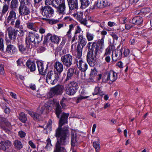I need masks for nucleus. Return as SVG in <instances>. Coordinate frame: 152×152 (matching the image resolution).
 <instances>
[{
    "label": "nucleus",
    "mask_w": 152,
    "mask_h": 152,
    "mask_svg": "<svg viewBox=\"0 0 152 152\" xmlns=\"http://www.w3.org/2000/svg\"><path fill=\"white\" fill-rule=\"evenodd\" d=\"M69 114L63 113L59 122V126L56 130L55 136L57 138V141L55 145V147L53 152H66L64 148L61 145H65L68 141L69 135V131L68 128L66 127L62 128V126L67 123V118Z\"/></svg>",
    "instance_id": "obj_1"
},
{
    "label": "nucleus",
    "mask_w": 152,
    "mask_h": 152,
    "mask_svg": "<svg viewBox=\"0 0 152 152\" xmlns=\"http://www.w3.org/2000/svg\"><path fill=\"white\" fill-rule=\"evenodd\" d=\"M99 49L98 45L96 43L93 42L91 49L89 50L86 57L87 61L90 66H94L97 62L96 56Z\"/></svg>",
    "instance_id": "obj_2"
},
{
    "label": "nucleus",
    "mask_w": 152,
    "mask_h": 152,
    "mask_svg": "<svg viewBox=\"0 0 152 152\" xmlns=\"http://www.w3.org/2000/svg\"><path fill=\"white\" fill-rule=\"evenodd\" d=\"M51 110L50 106H48L47 104H42L40 105L37 112L39 114L35 113L32 111H29L28 114L34 120H37L39 117L40 114L43 113H47L48 110Z\"/></svg>",
    "instance_id": "obj_3"
},
{
    "label": "nucleus",
    "mask_w": 152,
    "mask_h": 152,
    "mask_svg": "<svg viewBox=\"0 0 152 152\" xmlns=\"http://www.w3.org/2000/svg\"><path fill=\"white\" fill-rule=\"evenodd\" d=\"M78 88V83L74 81L66 83L65 86L66 93L70 96L74 95L76 92Z\"/></svg>",
    "instance_id": "obj_4"
},
{
    "label": "nucleus",
    "mask_w": 152,
    "mask_h": 152,
    "mask_svg": "<svg viewBox=\"0 0 152 152\" xmlns=\"http://www.w3.org/2000/svg\"><path fill=\"white\" fill-rule=\"evenodd\" d=\"M60 76L56 71H51L47 75L46 82L48 84L54 85L58 81Z\"/></svg>",
    "instance_id": "obj_5"
},
{
    "label": "nucleus",
    "mask_w": 152,
    "mask_h": 152,
    "mask_svg": "<svg viewBox=\"0 0 152 152\" xmlns=\"http://www.w3.org/2000/svg\"><path fill=\"white\" fill-rule=\"evenodd\" d=\"M64 88L63 86L58 85L51 88L48 94L50 97H52L55 95H61L63 92Z\"/></svg>",
    "instance_id": "obj_6"
},
{
    "label": "nucleus",
    "mask_w": 152,
    "mask_h": 152,
    "mask_svg": "<svg viewBox=\"0 0 152 152\" xmlns=\"http://www.w3.org/2000/svg\"><path fill=\"white\" fill-rule=\"evenodd\" d=\"M28 37L30 42L35 44H37L42 41L43 36L42 35L41 37H40L38 34L32 31H30L28 34Z\"/></svg>",
    "instance_id": "obj_7"
},
{
    "label": "nucleus",
    "mask_w": 152,
    "mask_h": 152,
    "mask_svg": "<svg viewBox=\"0 0 152 152\" xmlns=\"http://www.w3.org/2000/svg\"><path fill=\"white\" fill-rule=\"evenodd\" d=\"M61 61L64 66L66 67H69L72 64L73 56L69 54L62 56Z\"/></svg>",
    "instance_id": "obj_8"
},
{
    "label": "nucleus",
    "mask_w": 152,
    "mask_h": 152,
    "mask_svg": "<svg viewBox=\"0 0 152 152\" xmlns=\"http://www.w3.org/2000/svg\"><path fill=\"white\" fill-rule=\"evenodd\" d=\"M42 15L47 18L52 16L54 13L53 9L50 6H44L41 8Z\"/></svg>",
    "instance_id": "obj_9"
},
{
    "label": "nucleus",
    "mask_w": 152,
    "mask_h": 152,
    "mask_svg": "<svg viewBox=\"0 0 152 152\" xmlns=\"http://www.w3.org/2000/svg\"><path fill=\"white\" fill-rule=\"evenodd\" d=\"M75 63L76 64L79 69L82 72H85L88 69L87 64L81 58H76L75 60Z\"/></svg>",
    "instance_id": "obj_10"
},
{
    "label": "nucleus",
    "mask_w": 152,
    "mask_h": 152,
    "mask_svg": "<svg viewBox=\"0 0 152 152\" xmlns=\"http://www.w3.org/2000/svg\"><path fill=\"white\" fill-rule=\"evenodd\" d=\"M12 146V143L10 140H1L0 142V149L6 152H10Z\"/></svg>",
    "instance_id": "obj_11"
},
{
    "label": "nucleus",
    "mask_w": 152,
    "mask_h": 152,
    "mask_svg": "<svg viewBox=\"0 0 152 152\" xmlns=\"http://www.w3.org/2000/svg\"><path fill=\"white\" fill-rule=\"evenodd\" d=\"M28 4H20L18 11L19 15L21 16L29 15L30 13L29 8L28 7Z\"/></svg>",
    "instance_id": "obj_12"
},
{
    "label": "nucleus",
    "mask_w": 152,
    "mask_h": 152,
    "mask_svg": "<svg viewBox=\"0 0 152 152\" xmlns=\"http://www.w3.org/2000/svg\"><path fill=\"white\" fill-rule=\"evenodd\" d=\"M7 16L6 22L8 23L11 21L10 23L11 25H13L14 24L15 20L16 19V14L14 10H11L8 12L7 14Z\"/></svg>",
    "instance_id": "obj_13"
},
{
    "label": "nucleus",
    "mask_w": 152,
    "mask_h": 152,
    "mask_svg": "<svg viewBox=\"0 0 152 152\" xmlns=\"http://www.w3.org/2000/svg\"><path fill=\"white\" fill-rule=\"evenodd\" d=\"M36 63L39 73L42 75H45L48 65L45 66L42 62L39 61H37Z\"/></svg>",
    "instance_id": "obj_14"
},
{
    "label": "nucleus",
    "mask_w": 152,
    "mask_h": 152,
    "mask_svg": "<svg viewBox=\"0 0 152 152\" xmlns=\"http://www.w3.org/2000/svg\"><path fill=\"white\" fill-rule=\"evenodd\" d=\"M54 7L56 8L57 13L59 14L64 15L66 14V7L65 2H63L58 6L54 5Z\"/></svg>",
    "instance_id": "obj_15"
},
{
    "label": "nucleus",
    "mask_w": 152,
    "mask_h": 152,
    "mask_svg": "<svg viewBox=\"0 0 152 152\" xmlns=\"http://www.w3.org/2000/svg\"><path fill=\"white\" fill-rule=\"evenodd\" d=\"M7 30L10 39L15 41L16 39L17 31H16L15 29L11 26L9 27Z\"/></svg>",
    "instance_id": "obj_16"
},
{
    "label": "nucleus",
    "mask_w": 152,
    "mask_h": 152,
    "mask_svg": "<svg viewBox=\"0 0 152 152\" xmlns=\"http://www.w3.org/2000/svg\"><path fill=\"white\" fill-rule=\"evenodd\" d=\"M63 64L58 61H56L54 63V67L56 72L60 75L61 73L64 70Z\"/></svg>",
    "instance_id": "obj_17"
},
{
    "label": "nucleus",
    "mask_w": 152,
    "mask_h": 152,
    "mask_svg": "<svg viewBox=\"0 0 152 152\" xmlns=\"http://www.w3.org/2000/svg\"><path fill=\"white\" fill-rule=\"evenodd\" d=\"M69 8V12L78 8L77 0H67Z\"/></svg>",
    "instance_id": "obj_18"
},
{
    "label": "nucleus",
    "mask_w": 152,
    "mask_h": 152,
    "mask_svg": "<svg viewBox=\"0 0 152 152\" xmlns=\"http://www.w3.org/2000/svg\"><path fill=\"white\" fill-rule=\"evenodd\" d=\"M17 49L13 45H8L7 46L6 52L9 54L12 55L17 53Z\"/></svg>",
    "instance_id": "obj_19"
},
{
    "label": "nucleus",
    "mask_w": 152,
    "mask_h": 152,
    "mask_svg": "<svg viewBox=\"0 0 152 152\" xmlns=\"http://www.w3.org/2000/svg\"><path fill=\"white\" fill-rule=\"evenodd\" d=\"M108 3L106 0H98L96 2L95 5L99 8H103L108 5Z\"/></svg>",
    "instance_id": "obj_20"
},
{
    "label": "nucleus",
    "mask_w": 152,
    "mask_h": 152,
    "mask_svg": "<svg viewBox=\"0 0 152 152\" xmlns=\"http://www.w3.org/2000/svg\"><path fill=\"white\" fill-rule=\"evenodd\" d=\"M37 23L32 22H28L26 23L27 28L35 31H37Z\"/></svg>",
    "instance_id": "obj_21"
},
{
    "label": "nucleus",
    "mask_w": 152,
    "mask_h": 152,
    "mask_svg": "<svg viewBox=\"0 0 152 152\" xmlns=\"http://www.w3.org/2000/svg\"><path fill=\"white\" fill-rule=\"evenodd\" d=\"M14 148L17 150H20L23 148V145L21 141L18 140H15L13 141Z\"/></svg>",
    "instance_id": "obj_22"
},
{
    "label": "nucleus",
    "mask_w": 152,
    "mask_h": 152,
    "mask_svg": "<svg viewBox=\"0 0 152 152\" xmlns=\"http://www.w3.org/2000/svg\"><path fill=\"white\" fill-rule=\"evenodd\" d=\"M26 65L31 72L35 70L36 66L34 62L28 60L26 62Z\"/></svg>",
    "instance_id": "obj_23"
},
{
    "label": "nucleus",
    "mask_w": 152,
    "mask_h": 152,
    "mask_svg": "<svg viewBox=\"0 0 152 152\" xmlns=\"http://www.w3.org/2000/svg\"><path fill=\"white\" fill-rule=\"evenodd\" d=\"M74 68L72 67L69 68L67 70V76L65 79V81H66L71 79V77L74 74Z\"/></svg>",
    "instance_id": "obj_24"
},
{
    "label": "nucleus",
    "mask_w": 152,
    "mask_h": 152,
    "mask_svg": "<svg viewBox=\"0 0 152 152\" xmlns=\"http://www.w3.org/2000/svg\"><path fill=\"white\" fill-rule=\"evenodd\" d=\"M9 5L6 3H4L2 7L1 12H0V20H2V17L8 11L9 9Z\"/></svg>",
    "instance_id": "obj_25"
},
{
    "label": "nucleus",
    "mask_w": 152,
    "mask_h": 152,
    "mask_svg": "<svg viewBox=\"0 0 152 152\" xmlns=\"http://www.w3.org/2000/svg\"><path fill=\"white\" fill-rule=\"evenodd\" d=\"M2 121L1 124H0V126L1 128H2L4 130H5L6 132L9 133L10 132V130L7 129L5 126H6L7 127H9L10 126V123L6 120H2Z\"/></svg>",
    "instance_id": "obj_26"
},
{
    "label": "nucleus",
    "mask_w": 152,
    "mask_h": 152,
    "mask_svg": "<svg viewBox=\"0 0 152 152\" xmlns=\"http://www.w3.org/2000/svg\"><path fill=\"white\" fill-rule=\"evenodd\" d=\"M132 21L133 24L138 25L142 23L143 19L141 17L136 16L132 19Z\"/></svg>",
    "instance_id": "obj_27"
},
{
    "label": "nucleus",
    "mask_w": 152,
    "mask_h": 152,
    "mask_svg": "<svg viewBox=\"0 0 152 152\" xmlns=\"http://www.w3.org/2000/svg\"><path fill=\"white\" fill-rule=\"evenodd\" d=\"M19 2L18 0H12L10 2V8L12 10H15L18 8Z\"/></svg>",
    "instance_id": "obj_28"
},
{
    "label": "nucleus",
    "mask_w": 152,
    "mask_h": 152,
    "mask_svg": "<svg viewBox=\"0 0 152 152\" xmlns=\"http://www.w3.org/2000/svg\"><path fill=\"white\" fill-rule=\"evenodd\" d=\"M55 111L57 117L59 118L60 117V115L62 112V110L61 107L58 102H57L56 104Z\"/></svg>",
    "instance_id": "obj_29"
},
{
    "label": "nucleus",
    "mask_w": 152,
    "mask_h": 152,
    "mask_svg": "<svg viewBox=\"0 0 152 152\" xmlns=\"http://www.w3.org/2000/svg\"><path fill=\"white\" fill-rule=\"evenodd\" d=\"M80 44H78L76 48V58H81L82 55V49L83 47Z\"/></svg>",
    "instance_id": "obj_30"
},
{
    "label": "nucleus",
    "mask_w": 152,
    "mask_h": 152,
    "mask_svg": "<svg viewBox=\"0 0 152 152\" xmlns=\"http://www.w3.org/2000/svg\"><path fill=\"white\" fill-rule=\"evenodd\" d=\"M78 40L80 42V45L84 47L86 45L87 43L86 39L83 37L82 34H80L78 36Z\"/></svg>",
    "instance_id": "obj_31"
},
{
    "label": "nucleus",
    "mask_w": 152,
    "mask_h": 152,
    "mask_svg": "<svg viewBox=\"0 0 152 152\" xmlns=\"http://www.w3.org/2000/svg\"><path fill=\"white\" fill-rule=\"evenodd\" d=\"M102 88L101 87H96L94 89V92L93 93L94 95L99 94L102 95L104 94L103 91H102Z\"/></svg>",
    "instance_id": "obj_32"
},
{
    "label": "nucleus",
    "mask_w": 152,
    "mask_h": 152,
    "mask_svg": "<svg viewBox=\"0 0 152 152\" xmlns=\"http://www.w3.org/2000/svg\"><path fill=\"white\" fill-rule=\"evenodd\" d=\"M86 37L88 41H91L93 40L94 39V34L89 32L87 31L86 34Z\"/></svg>",
    "instance_id": "obj_33"
},
{
    "label": "nucleus",
    "mask_w": 152,
    "mask_h": 152,
    "mask_svg": "<svg viewBox=\"0 0 152 152\" xmlns=\"http://www.w3.org/2000/svg\"><path fill=\"white\" fill-rule=\"evenodd\" d=\"M19 118L22 122L25 123L27 121V117L25 113L23 112H21L19 114Z\"/></svg>",
    "instance_id": "obj_34"
},
{
    "label": "nucleus",
    "mask_w": 152,
    "mask_h": 152,
    "mask_svg": "<svg viewBox=\"0 0 152 152\" xmlns=\"http://www.w3.org/2000/svg\"><path fill=\"white\" fill-rule=\"evenodd\" d=\"M50 40H51V42H53L58 43L59 42V38L58 36L56 35H52L51 34V36L50 37Z\"/></svg>",
    "instance_id": "obj_35"
},
{
    "label": "nucleus",
    "mask_w": 152,
    "mask_h": 152,
    "mask_svg": "<svg viewBox=\"0 0 152 152\" xmlns=\"http://www.w3.org/2000/svg\"><path fill=\"white\" fill-rule=\"evenodd\" d=\"M120 48V45H119L116 50H115V56L117 57V58L120 59L121 58L122 55V50Z\"/></svg>",
    "instance_id": "obj_36"
},
{
    "label": "nucleus",
    "mask_w": 152,
    "mask_h": 152,
    "mask_svg": "<svg viewBox=\"0 0 152 152\" xmlns=\"http://www.w3.org/2000/svg\"><path fill=\"white\" fill-rule=\"evenodd\" d=\"M81 4V7L83 8H86L89 4L90 2L89 0H80Z\"/></svg>",
    "instance_id": "obj_37"
},
{
    "label": "nucleus",
    "mask_w": 152,
    "mask_h": 152,
    "mask_svg": "<svg viewBox=\"0 0 152 152\" xmlns=\"http://www.w3.org/2000/svg\"><path fill=\"white\" fill-rule=\"evenodd\" d=\"M21 20L19 18H18L15 21L14 27L17 28H23L22 25H20Z\"/></svg>",
    "instance_id": "obj_38"
},
{
    "label": "nucleus",
    "mask_w": 152,
    "mask_h": 152,
    "mask_svg": "<svg viewBox=\"0 0 152 152\" xmlns=\"http://www.w3.org/2000/svg\"><path fill=\"white\" fill-rule=\"evenodd\" d=\"M18 45L19 50L21 53H23L26 51V49L23 45L22 44L21 42H19Z\"/></svg>",
    "instance_id": "obj_39"
},
{
    "label": "nucleus",
    "mask_w": 152,
    "mask_h": 152,
    "mask_svg": "<svg viewBox=\"0 0 152 152\" xmlns=\"http://www.w3.org/2000/svg\"><path fill=\"white\" fill-rule=\"evenodd\" d=\"M2 108L4 109V112L7 114H9L10 112V109L6 106V103H4L1 106Z\"/></svg>",
    "instance_id": "obj_40"
},
{
    "label": "nucleus",
    "mask_w": 152,
    "mask_h": 152,
    "mask_svg": "<svg viewBox=\"0 0 152 152\" xmlns=\"http://www.w3.org/2000/svg\"><path fill=\"white\" fill-rule=\"evenodd\" d=\"M63 2H65L64 0H53V6L54 7V5L57 6L59 5Z\"/></svg>",
    "instance_id": "obj_41"
},
{
    "label": "nucleus",
    "mask_w": 152,
    "mask_h": 152,
    "mask_svg": "<svg viewBox=\"0 0 152 152\" xmlns=\"http://www.w3.org/2000/svg\"><path fill=\"white\" fill-rule=\"evenodd\" d=\"M93 145L95 149L96 152H98L99 149V143L98 142H93Z\"/></svg>",
    "instance_id": "obj_42"
},
{
    "label": "nucleus",
    "mask_w": 152,
    "mask_h": 152,
    "mask_svg": "<svg viewBox=\"0 0 152 152\" xmlns=\"http://www.w3.org/2000/svg\"><path fill=\"white\" fill-rule=\"evenodd\" d=\"M77 141L76 140V138L74 136V135L72 134L71 139V144L72 146L74 147L76 145Z\"/></svg>",
    "instance_id": "obj_43"
},
{
    "label": "nucleus",
    "mask_w": 152,
    "mask_h": 152,
    "mask_svg": "<svg viewBox=\"0 0 152 152\" xmlns=\"http://www.w3.org/2000/svg\"><path fill=\"white\" fill-rule=\"evenodd\" d=\"M88 97V96H83L82 95H80L77 98V99L76 100V103H79L80 101H81L82 100L84 99H86Z\"/></svg>",
    "instance_id": "obj_44"
},
{
    "label": "nucleus",
    "mask_w": 152,
    "mask_h": 152,
    "mask_svg": "<svg viewBox=\"0 0 152 152\" xmlns=\"http://www.w3.org/2000/svg\"><path fill=\"white\" fill-rule=\"evenodd\" d=\"M23 28H19V30H17L16 31H17V33L18 32V35L20 37H22L24 35V32L23 30Z\"/></svg>",
    "instance_id": "obj_45"
},
{
    "label": "nucleus",
    "mask_w": 152,
    "mask_h": 152,
    "mask_svg": "<svg viewBox=\"0 0 152 152\" xmlns=\"http://www.w3.org/2000/svg\"><path fill=\"white\" fill-rule=\"evenodd\" d=\"M4 40L3 39L0 38V50L1 51L4 50V45L3 43Z\"/></svg>",
    "instance_id": "obj_46"
},
{
    "label": "nucleus",
    "mask_w": 152,
    "mask_h": 152,
    "mask_svg": "<svg viewBox=\"0 0 152 152\" xmlns=\"http://www.w3.org/2000/svg\"><path fill=\"white\" fill-rule=\"evenodd\" d=\"M20 1V4H30L29 0H19Z\"/></svg>",
    "instance_id": "obj_47"
},
{
    "label": "nucleus",
    "mask_w": 152,
    "mask_h": 152,
    "mask_svg": "<svg viewBox=\"0 0 152 152\" xmlns=\"http://www.w3.org/2000/svg\"><path fill=\"white\" fill-rule=\"evenodd\" d=\"M46 141L47 142V145L45 147V148L48 149V147H51L52 146V145L51 144V140H50V138H48L47 140Z\"/></svg>",
    "instance_id": "obj_48"
},
{
    "label": "nucleus",
    "mask_w": 152,
    "mask_h": 152,
    "mask_svg": "<svg viewBox=\"0 0 152 152\" xmlns=\"http://www.w3.org/2000/svg\"><path fill=\"white\" fill-rule=\"evenodd\" d=\"M51 36V34L48 33L44 37V40L43 41V43H45L47 42L48 40L49 39V37L50 38Z\"/></svg>",
    "instance_id": "obj_49"
},
{
    "label": "nucleus",
    "mask_w": 152,
    "mask_h": 152,
    "mask_svg": "<svg viewBox=\"0 0 152 152\" xmlns=\"http://www.w3.org/2000/svg\"><path fill=\"white\" fill-rule=\"evenodd\" d=\"M104 39L103 38H102L101 39L99 40L98 42V44L100 46V48H102L104 46Z\"/></svg>",
    "instance_id": "obj_50"
},
{
    "label": "nucleus",
    "mask_w": 152,
    "mask_h": 152,
    "mask_svg": "<svg viewBox=\"0 0 152 152\" xmlns=\"http://www.w3.org/2000/svg\"><path fill=\"white\" fill-rule=\"evenodd\" d=\"M83 14L82 12L78 13L77 14L76 18L77 19L79 20L83 18Z\"/></svg>",
    "instance_id": "obj_51"
},
{
    "label": "nucleus",
    "mask_w": 152,
    "mask_h": 152,
    "mask_svg": "<svg viewBox=\"0 0 152 152\" xmlns=\"http://www.w3.org/2000/svg\"><path fill=\"white\" fill-rule=\"evenodd\" d=\"M19 136L23 138L24 137L26 134V133L22 131H20L18 133Z\"/></svg>",
    "instance_id": "obj_52"
},
{
    "label": "nucleus",
    "mask_w": 152,
    "mask_h": 152,
    "mask_svg": "<svg viewBox=\"0 0 152 152\" xmlns=\"http://www.w3.org/2000/svg\"><path fill=\"white\" fill-rule=\"evenodd\" d=\"M133 26L132 25V23H126V24L125 26V28L126 29L129 30Z\"/></svg>",
    "instance_id": "obj_53"
},
{
    "label": "nucleus",
    "mask_w": 152,
    "mask_h": 152,
    "mask_svg": "<svg viewBox=\"0 0 152 152\" xmlns=\"http://www.w3.org/2000/svg\"><path fill=\"white\" fill-rule=\"evenodd\" d=\"M81 29L79 26H77L75 28V35L77 34L78 33H79L80 32Z\"/></svg>",
    "instance_id": "obj_54"
},
{
    "label": "nucleus",
    "mask_w": 152,
    "mask_h": 152,
    "mask_svg": "<svg viewBox=\"0 0 152 152\" xmlns=\"http://www.w3.org/2000/svg\"><path fill=\"white\" fill-rule=\"evenodd\" d=\"M53 0H45V4L46 5H49L51 4L53 5Z\"/></svg>",
    "instance_id": "obj_55"
},
{
    "label": "nucleus",
    "mask_w": 152,
    "mask_h": 152,
    "mask_svg": "<svg viewBox=\"0 0 152 152\" xmlns=\"http://www.w3.org/2000/svg\"><path fill=\"white\" fill-rule=\"evenodd\" d=\"M4 65L1 64L0 65V74L1 75H3L4 73Z\"/></svg>",
    "instance_id": "obj_56"
},
{
    "label": "nucleus",
    "mask_w": 152,
    "mask_h": 152,
    "mask_svg": "<svg viewBox=\"0 0 152 152\" xmlns=\"http://www.w3.org/2000/svg\"><path fill=\"white\" fill-rule=\"evenodd\" d=\"M29 41L28 40V41L27 39L26 38V47L27 48H32V45H30V43L29 42Z\"/></svg>",
    "instance_id": "obj_57"
},
{
    "label": "nucleus",
    "mask_w": 152,
    "mask_h": 152,
    "mask_svg": "<svg viewBox=\"0 0 152 152\" xmlns=\"http://www.w3.org/2000/svg\"><path fill=\"white\" fill-rule=\"evenodd\" d=\"M79 21L81 24H83L84 25H86L87 23V20H86L85 19H83V18Z\"/></svg>",
    "instance_id": "obj_58"
},
{
    "label": "nucleus",
    "mask_w": 152,
    "mask_h": 152,
    "mask_svg": "<svg viewBox=\"0 0 152 152\" xmlns=\"http://www.w3.org/2000/svg\"><path fill=\"white\" fill-rule=\"evenodd\" d=\"M58 20H57L52 19L49 20V23L50 24H53L57 23Z\"/></svg>",
    "instance_id": "obj_59"
},
{
    "label": "nucleus",
    "mask_w": 152,
    "mask_h": 152,
    "mask_svg": "<svg viewBox=\"0 0 152 152\" xmlns=\"http://www.w3.org/2000/svg\"><path fill=\"white\" fill-rule=\"evenodd\" d=\"M97 74V72L96 69L94 68L93 69H91V75L93 76H94L96 75Z\"/></svg>",
    "instance_id": "obj_60"
},
{
    "label": "nucleus",
    "mask_w": 152,
    "mask_h": 152,
    "mask_svg": "<svg viewBox=\"0 0 152 152\" xmlns=\"http://www.w3.org/2000/svg\"><path fill=\"white\" fill-rule=\"evenodd\" d=\"M124 53L125 56H128L129 53V51L128 49H125L124 50Z\"/></svg>",
    "instance_id": "obj_61"
},
{
    "label": "nucleus",
    "mask_w": 152,
    "mask_h": 152,
    "mask_svg": "<svg viewBox=\"0 0 152 152\" xmlns=\"http://www.w3.org/2000/svg\"><path fill=\"white\" fill-rule=\"evenodd\" d=\"M11 40L10 39H8V38L6 37L5 39V41L6 43V45L7 46L8 45H11Z\"/></svg>",
    "instance_id": "obj_62"
},
{
    "label": "nucleus",
    "mask_w": 152,
    "mask_h": 152,
    "mask_svg": "<svg viewBox=\"0 0 152 152\" xmlns=\"http://www.w3.org/2000/svg\"><path fill=\"white\" fill-rule=\"evenodd\" d=\"M28 144L32 148H36V146L32 141H30L28 142Z\"/></svg>",
    "instance_id": "obj_63"
},
{
    "label": "nucleus",
    "mask_w": 152,
    "mask_h": 152,
    "mask_svg": "<svg viewBox=\"0 0 152 152\" xmlns=\"http://www.w3.org/2000/svg\"><path fill=\"white\" fill-rule=\"evenodd\" d=\"M116 66H117L120 68H122L123 67V63L121 61L118 62L116 64Z\"/></svg>",
    "instance_id": "obj_64"
}]
</instances>
